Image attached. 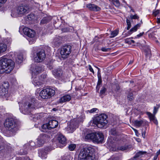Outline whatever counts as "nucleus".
<instances>
[{
  "label": "nucleus",
  "mask_w": 160,
  "mask_h": 160,
  "mask_svg": "<svg viewBox=\"0 0 160 160\" xmlns=\"http://www.w3.org/2000/svg\"><path fill=\"white\" fill-rule=\"evenodd\" d=\"M94 149L91 146H87L81 149L78 160H95L93 153Z\"/></svg>",
  "instance_id": "nucleus-1"
},
{
  "label": "nucleus",
  "mask_w": 160,
  "mask_h": 160,
  "mask_svg": "<svg viewBox=\"0 0 160 160\" xmlns=\"http://www.w3.org/2000/svg\"><path fill=\"white\" fill-rule=\"evenodd\" d=\"M14 66V62L10 59L3 58L0 60V73H9Z\"/></svg>",
  "instance_id": "nucleus-2"
},
{
  "label": "nucleus",
  "mask_w": 160,
  "mask_h": 160,
  "mask_svg": "<svg viewBox=\"0 0 160 160\" xmlns=\"http://www.w3.org/2000/svg\"><path fill=\"white\" fill-rule=\"evenodd\" d=\"M31 10V8L29 5L27 4H21L15 8L11 14L13 17L17 16L22 17L28 13Z\"/></svg>",
  "instance_id": "nucleus-3"
},
{
  "label": "nucleus",
  "mask_w": 160,
  "mask_h": 160,
  "mask_svg": "<svg viewBox=\"0 0 160 160\" xmlns=\"http://www.w3.org/2000/svg\"><path fill=\"white\" fill-rule=\"evenodd\" d=\"M19 105L21 112L25 114L30 113L35 109L36 108L35 103L31 101H28L23 103H20Z\"/></svg>",
  "instance_id": "nucleus-4"
},
{
  "label": "nucleus",
  "mask_w": 160,
  "mask_h": 160,
  "mask_svg": "<svg viewBox=\"0 0 160 160\" xmlns=\"http://www.w3.org/2000/svg\"><path fill=\"white\" fill-rule=\"evenodd\" d=\"M4 127L10 132L14 133L18 130L16 120L13 118H6L4 122Z\"/></svg>",
  "instance_id": "nucleus-5"
},
{
  "label": "nucleus",
  "mask_w": 160,
  "mask_h": 160,
  "mask_svg": "<svg viewBox=\"0 0 160 160\" xmlns=\"http://www.w3.org/2000/svg\"><path fill=\"white\" fill-rule=\"evenodd\" d=\"M108 116L106 114L102 113L94 119L93 122L99 128H102L108 122L107 119Z\"/></svg>",
  "instance_id": "nucleus-6"
},
{
  "label": "nucleus",
  "mask_w": 160,
  "mask_h": 160,
  "mask_svg": "<svg viewBox=\"0 0 160 160\" xmlns=\"http://www.w3.org/2000/svg\"><path fill=\"white\" fill-rule=\"evenodd\" d=\"M55 93V91L54 90L47 88L42 90L40 92L39 95L42 98L47 99L53 96Z\"/></svg>",
  "instance_id": "nucleus-7"
},
{
  "label": "nucleus",
  "mask_w": 160,
  "mask_h": 160,
  "mask_svg": "<svg viewBox=\"0 0 160 160\" xmlns=\"http://www.w3.org/2000/svg\"><path fill=\"white\" fill-rule=\"evenodd\" d=\"M71 52V46L66 45L62 47L60 51V54L62 58L64 59L68 58Z\"/></svg>",
  "instance_id": "nucleus-8"
},
{
  "label": "nucleus",
  "mask_w": 160,
  "mask_h": 160,
  "mask_svg": "<svg viewBox=\"0 0 160 160\" xmlns=\"http://www.w3.org/2000/svg\"><path fill=\"white\" fill-rule=\"evenodd\" d=\"M46 54L44 51L41 50L38 51L34 56L35 61L37 62H42L45 58Z\"/></svg>",
  "instance_id": "nucleus-9"
},
{
  "label": "nucleus",
  "mask_w": 160,
  "mask_h": 160,
  "mask_svg": "<svg viewBox=\"0 0 160 160\" xmlns=\"http://www.w3.org/2000/svg\"><path fill=\"white\" fill-rule=\"evenodd\" d=\"M9 87V83L8 82H3L0 87V96H4L8 92V88Z\"/></svg>",
  "instance_id": "nucleus-10"
},
{
  "label": "nucleus",
  "mask_w": 160,
  "mask_h": 160,
  "mask_svg": "<svg viewBox=\"0 0 160 160\" xmlns=\"http://www.w3.org/2000/svg\"><path fill=\"white\" fill-rule=\"evenodd\" d=\"M48 138L47 135L45 134L40 135L37 139V143L38 146L40 147L44 144L47 140Z\"/></svg>",
  "instance_id": "nucleus-11"
},
{
  "label": "nucleus",
  "mask_w": 160,
  "mask_h": 160,
  "mask_svg": "<svg viewBox=\"0 0 160 160\" xmlns=\"http://www.w3.org/2000/svg\"><path fill=\"white\" fill-rule=\"evenodd\" d=\"M94 135L93 142L97 143L102 142L104 139L102 133L101 132H95Z\"/></svg>",
  "instance_id": "nucleus-12"
},
{
  "label": "nucleus",
  "mask_w": 160,
  "mask_h": 160,
  "mask_svg": "<svg viewBox=\"0 0 160 160\" xmlns=\"http://www.w3.org/2000/svg\"><path fill=\"white\" fill-rule=\"evenodd\" d=\"M23 32L25 35L30 38H34L35 33L33 30L25 27L23 29Z\"/></svg>",
  "instance_id": "nucleus-13"
},
{
  "label": "nucleus",
  "mask_w": 160,
  "mask_h": 160,
  "mask_svg": "<svg viewBox=\"0 0 160 160\" xmlns=\"http://www.w3.org/2000/svg\"><path fill=\"white\" fill-rule=\"evenodd\" d=\"M43 81L42 76H41L40 77L37 76L34 78L32 82L35 86L39 87L43 84Z\"/></svg>",
  "instance_id": "nucleus-14"
},
{
  "label": "nucleus",
  "mask_w": 160,
  "mask_h": 160,
  "mask_svg": "<svg viewBox=\"0 0 160 160\" xmlns=\"http://www.w3.org/2000/svg\"><path fill=\"white\" fill-rule=\"evenodd\" d=\"M86 7L90 11L97 12L101 10V8L96 5L93 4L89 3L86 5Z\"/></svg>",
  "instance_id": "nucleus-15"
},
{
  "label": "nucleus",
  "mask_w": 160,
  "mask_h": 160,
  "mask_svg": "<svg viewBox=\"0 0 160 160\" xmlns=\"http://www.w3.org/2000/svg\"><path fill=\"white\" fill-rule=\"evenodd\" d=\"M52 72L53 75L57 78L61 77L62 75V71L59 68L54 69L52 71Z\"/></svg>",
  "instance_id": "nucleus-16"
},
{
  "label": "nucleus",
  "mask_w": 160,
  "mask_h": 160,
  "mask_svg": "<svg viewBox=\"0 0 160 160\" xmlns=\"http://www.w3.org/2000/svg\"><path fill=\"white\" fill-rule=\"evenodd\" d=\"M32 68V67L30 69L32 71V72L35 74L41 72L44 70L43 67L39 66H35L33 69Z\"/></svg>",
  "instance_id": "nucleus-17"
},
{
  "label": "nucleus",
  "mask_w": 160,
  "mask_h": 160,
  "mask_svg": "<svg viewBox=\"0 0 160 160\" xmlns=\"http://www.w3.org/2000/svg\"><path fill=\"white\" fill-rule=\"evenodd\" d=\"M71 99V96L69 94H66L61 97L59 99V101L60 103H63L69 101Z\"/></svg>",
  "instance_id": "nucleus-18"
},
{
  "label": "nucleus",
  "mask_w": 160,
  "mask_h": 160,
  "mask_svg": "<svg viewBox=\"0 0 160 160\" xmlns=\"http://www.w3.org/2000/svg\"><path fill=\"white\" fill-rule=\"evenodd\" d=\"M146 113L149 118L150 120L152 121L156 125H158V122L155 117V115L152 114L149 112H147Z\"/></svg>",
  "instance_id": "nucleus-19"
},
{
  "label": "nucleus",
  "mask_w": 160,
  "mask_h": 160,
  "mask_svg": "<svg viewBox=\"0 0 160 160\" xmlns=\"http://www.w3.org/2000/svg\"><path fill=\"white\" fill-rule=\"evenodd\" d=\"M58 140L59 143L62 145L60 146L61 147L65 145L66 140L65 137L62 134H59L58 137Z\"/></svg>",
  "instance_id": "nucleus-20"
},
{
  "label": "nucleus",
  "mask_w": 160,
  "mask_h": 160,
  "mask_svg": "<svg viewBox=\"0 0 160 160\" xmlns=\"http://www.w3.org/2000/svg\"><path fill=\"white\" fill-rule=\"evenodd\" d=\"M38 156L42 159L46 158L47 157V150L45 149H40L38 151Z\"/></svg>",
  "instance_id": "nucleus-21"
},
{
  "label": "nucleus",
  "mask_w": 160,
  "mask_h": 160,
  "mask_svg": "<svg viewBox=\"0 0 160 160\" xmlns=\"http://www.w3.org/2000/svg\"><path fill=\"white\" fill-rule=\"evenodd\" d=\"M49 125V128L50 129L54 128L57 127L58 122L56 120H51L48 123Z\"/></svg>",
  "instance_id": "nucleus-22"
},
{
  "label": "nucleus",
  "mask_w": 160,
  "mask_h": 160,
  "mask_svg": "<svg viewBox=\"0 0 160 160\" xmlns=\"http://www.w3.org/2000/svg\"><path fill=\"white\" fill-rule=\"evenodd\" d=\"M78 127V125H73V122H70L69 125L68 126L67 130L69 132H72L73 131Z\"/></svg>",
  "instance_id": "nucleus-23"
},
{
  "label": "nucleus",
  "mask_w": 160,
  "mask_h": 160,
  "mask_svg": "<svg viewBox=\"0 0 160 160\" xmlns=\"http://www.w3.org/2000/svg\"><path fill=\"white\" fill-rule=\"evenodd\" d=\"M141 25L140 24H138L135 25L133 28H132L130 31L128 32L127 36L130 35L132 32L136 31L138 28H139Z\"/></svg>",
  "instance_id": "nucleus-24"
},
{
  "label": "nucleus",
  "mask_w": 160,
  "mask_h": 160,
  "mask_svg": "<svg viewBox=\"0 0 160 160\" xmlns=\"http://www.w3.org/2000/svg\"><path fill=\"white\" fill-rule=\"evenodd\" d=\"M146 153V152L139 151L137 152L135 155L133 157L132 159H136L137 158L142 157L143 155Z\"/></svg>",
  "instance_id": "nucleus-25"
},
{
  "label": "nucleus",
  "mask_w": 160,
  "mask_h": 160,
  "mask_svg": "<svg viewBox=\"0 0 160 160\" xmlns=\"http://www.w3.org/2000/svg\"><path fill=\"white\" fill-rule=\"evenodd\" d=\"M31 117L32 118L33 120L34 121H36L37 120L41 119L42 118V115L38 113L32 115Z\"/></svg>",
  "instance_id": "nucleus-26"
},
{
  "label": "nucleus",
  "mask_w": 160,
  "mask_h": 160,
  "mask_svg": "<svg viewBox=\"0 0 160 160\" xmlns=\"http://www.w3.org/2000/svg\"><path fill=\"white\" fill-rule=\"evenodd\" d=\"M49 129H50L49 128V125L48 123L43 124L42 126L41 130L42 132H47Z\"/></svg>",
  "instance_id": "nucleus-27"
},
{
  "label": "nucleus",
  "mask_w": 160,
  "mask_h": 160,
  "mask_svg": "<svg viewBox=\"0 0 160 160\" xmlns=\"http://www.w3.org/2000/svg\"><path fill=\"white\" fill-rule=\"evenodd\" d=\"M7 46L3 43H0V54L4 52L7 50Z\"/></svg>",
  "instance_id": "nucleus-28"
},
{
  "label": "nucleus",
  "mask_w": 160,
  "mask_h": 160,
  "mask_svg": "<svg viewBox=\"0 0 160 160\" xmlns=\"http://www.w3.org/2000/svg\"><path fill=\"white\" fill-rule=\"evenodd\" d=\"M51 20V18L50 17H44L41 20L40 24H43L49 22Z\"/></svg>",
  "instance_id": "nucleus-29"
},
{
  "label": "nucleus",
  "mask_w": 160,
  "mask_h": 160,
  "mask_svg": "<svg viewBox=\"0 0 160 160\" xmlns=\"http://www.w3.org/2000/svg\"><path fill=\"white\" fill-rule=\"evenodd\" d=\"M94 133H92L87 134L85 137V139L92 140L93 142L94 136H95Z\"/></svg>",
  "instance_id": "nucleus-30"
},
{
  "label": "nucleus",
  "mask_w": 160,
  "mask_h": 160,
  "mask_svg": "<svg viewBox=\"0 0 160 160\" xmlns=\"http://www.w3.org/2000/svg\"><path fill=\"white\" fill-rule=\"evenodd\" d=\"M27 146L28 147V148H30V149H34L35 148V143L32 141H30L27 145Z\"/></svg>",
  "instance_id": "nucleus-31"
},
{
  "label": "nucleus",
  "mask_w": 160,
  "mask_h": 160,
  "mask_svg": "<svg viewBox=\"0 0 160 160\" xmlns=\"http://www.w3.org/2000/svg\"><path fill=\"white\" fill-rule=\"evenodd\" d=\"M5 144L3 142L2 139L0 138V153L4 149Z\"/></svg>",
  "instance_id": "nucleus-32"
},
{
  "label": "nucleus",
  "mask_w": 160,
  "mask_h": 160,
  "mask_svg": "<svg viewBox=\"0 0 160 160\" xmlns=\"http://www.w3.org/2000/svg\"><path fill=\"white\" fill-rule=\"evenodd\" d=\"M60 39L56 37L53 41V43L55 46H58L59 45V43L60 42Z\"/></svg>",
  "instance_id": "nucleus-33"
},
{
  "label": "nucleus",
  "mask_w": 160,
  "mask_h": 160,
  "mask_svg": "<svg viewBox=\"0 0 160 160\" xmlns=\"http://www.w3.org/2000/svg\"><path fill=\"white\" fill-rule=\"evenodd\" d=\"M23 59L22 56V55H18L17 58L16 59V62L18 63H21Z\"/></svg>",
  "instance_id": "nucleus-34"
},
{
  "label": "nucleus",
  "mask_w": 160,
  "mask_h": 160,
  "mask_svg": "<svg viewBox=\"0 0 160 160\" xmlns=\"http://www.w3.org/2000/svg\"><path fill=\"white\" fill-rule=\"evenodd\" d=\"M143 122L142 120H141L140 121L136 120L134 121V124L135 126H137L140 127L142 125Z\"/></svg>",
  "instance_id": "nucleus-35"
},
{
  "label": "nucleus",
  "mask_w": 160,
  "mask_h": 160,
  "mask_svg": "<svg viewBox=\"0 0 160 160\" xmlns=\"http://www.w3.org/2000/svg\"><path fill=\"white\" fill-rule=\"evenodd\" d=\"M111 1L115 7H119L120 6V3L118 0H109Z\"/></svg>",
  "instance_id": "nucleus-36"
},
{
  "label": "nucleus",
  "mask_w": 160,
  "mask_h": 160,
  "mask_svg": "<svg viewBox=\"0 0 160 160\" xmlns=\"http://www.w3.org/2000/svg\"><path fill=\"white\" fill-rule=\"evenodd\" d=\"M118 30H116L111 32V36L110 37L111 38H113L116 36L118 33Z\"/></svg>",
  "instance_id": "nucleus-37"
},
{
  "label": "nucleus",
  "mask_w": 160,
  "mask_h": 160,
  "mask_svg": "<svg viewBox=\"0 0 160 160\" xmlns=\"http://www.w3.org/2000/svg\"><path fill=\"white\" fill-rule=\"evenodd\" d=\"M127 98L129 101H132L134 98L133 94L132 92L129 93L127 96Z\"/></svg>",
  "instance_id": "nucleus-38"
},
{
  "label": "nucleus",
  "mask_w": 160,
  "mask_h": 160,
  "mask_svg": "<svg viewBox=\"0 0 160 160\" xmlns=\"http://www.w3.org/2000/svg\"><path fill=\"white\" fill-rule=\"evenodd\" d=\"M129 146H128V145H125L123 146H120L118 147V149L119 150L122 151H124L128 149V147Z\"/></svg>",
  "instance_id": "nucleus-39"
},
{
  "label": "nucleus",
  "mask_w": 160,
  "mask_h": 160,
  "mask_svg": "<svg viewBox=\"0 0 160 160\" xmlns=\"http://www.w3.org/2000/svg\"><path fill=\"white\" fill-rule=\"evenodd\" d=\"M17 160H31L27 157H19L17 158Z\"/></svg>",
  "instance_id": "nucleus-40"
},
{
  "label": "nucleus",
  "mask_w": 160,
  "mask_h": 160,
  "mask_svg": "<svg viewBox=\"0 0 160 160\" xmlns=\"http://www.w3.org/2000/svg\"><path fill=\"white\" fill-rule=\"evenodd\" d=\"M110 133V134L112 135H117V132L116 129L114 128L111 129Z\"/></svg>",
  "instance_id": "nucleus-41"
},
{
  "label": "nucleus",
  "mask_w": 160,
  "mask_h": 160,
  "mask_svg": "<svg viewBox=\"0 0 160 160\" xmlns=\"http://www.w3.org/2000/svg\"><path fill=\"white\" fill-rule=\"evenodd\" d=\"M76 147L75 144H71L68 146V148L70 151H72L74 150Z\"/></svg>",
  "instance_id": "nucleus-42"
},
{
  "label": "nucleus",
  "mask_w": 160,
  "mask_h": 160,
  "mask_svg": "<svg viewBox=\"0 0 160 160\" xmlns=\"http://www.w3.org/2000/svg\"><path fill=\"white\" fill-rule=\"evenodd\" d=\"M102 82V79L100 78V77L99 78V79H98V82L97 84V86L96 87V88L98 90H99L100 87L99 86L101 84Z\"/></svg>",
  "instance_id": "nucleus-43"
},
{
  "label": "nucleus",
  "mask_w": 160,
  "mask_h": 160,
  "mask_svg": "<svg viewBox=\"0 0 160 160\" xmlns=\"http://www.w3.org/2000/svg\"><path fill=\"white\" fill-rule=\"evenodd\" d=\"M126 22L127 24V25L128 26L127 27V30H129L130 28H131V24L130 22V20H129L128 19H126Z\"/></svg>",
  "instance_id": "nucleus-44"
},
{
  "label": "nucleus",
  "mask_w": 160,
  "mask_h": 160,
  "mask_svg": "<svg viewBox=\"0 0 160 160\" xmlns=\"http://www.w3.org/2000/svg\"><path fill=\"white\" fill-rule=\"evenodd\" d=\"M28 40L30 44H31L34 43L35 42V39L34 38H30L28 39Z\"/></svg>",
  "instance_id": "nucleus-45"
},
{
  "label": "nucleus",
  "mask_w": 160,
  "mask_h": 160,
  "mask_svg": "<svg viewBox=\"0 0 160 160\" xmlns=\"http://www.w3.org/2000/svg\"><path fill=\"white\" fill-rule=\"evenodd\" d=\"M106 89L104 87H103L102 89L100 90V95L104 94L106 91Z\"/></svg>",
  "instance_id": "nucleus-46"
},
{
  "label": "nucleus",
  "mask_w": 160,
  "mask_h": 160,
  "mask_svg": "<svg viewBox=\"0 0 160 160\" xmlns=\"http://www.w3.org/2000/svg\"><path fill=\"white\" fill-rule=\"evenodd\" d=\"M34 18V15L32 14H31L28 16V18L30 20H32Z\"/></svg>",
  "instance_id": "nucleus-47"
},
{
  "label": "nucleus",
  "mask_w": 160,
  "mask_h": 160,
  "mask_svg": "<svg viewBox=\"0 0 160 160\" xmlns=\"http://www.w3.org/2000/svg\"><path fill=\"white\" fill-rule=\"evenodd\" d=\"M111 49L110 48H106L104 47H103L101 49V50L103 52H108Z\"/></svg>",
  "instance_id": "nucleus-48"
},
{
  "label": "nucleus",
  "mask_w": 160,
  "mask_h": 160,
  "mask_svg": "<svg viewBox=\"0 0 160 160\" xmlns=\"http://www.w3.org/2000/svg\"><path fill=\"white\" fill-rule=\"evenodd\" d=\"M130 17L132 19H138L139 18V17L137 16L136 14L134 15H131L130 16Z\"/></svg>",
  "instance_id": "nucleus-49"
},
{
  "label": "nucleus",
  "mask_w": 160,
  "mask_h": 160,
  "mask_svg": "<svg viewBox=\"0 0 160 160\" xmlns=\"http://www.w3.org/2000/svg\"><path fill=\"white\" fill-rule=\"evenodd\" d=\"M158 108H156L155 107H154V109L153 111V113L154 115H155L156 113H157L158 110Z\"/></svg>",
  "instance_id": "nucleus-50"
},
{
  "label": "nucleus",
  "mask_w": 160,
  "mask_h": 160,
  "mask_svg": "<svg viewBox=\"0 0 160 160\" xmlns=\"http://www.w3.org/2000/svg\"><path fill=\"white\" fill-rule=\"evenodd\" d=\"M97 110H98V109L97 108H93L92 109H91L90 110H88V111L90 113H93V112H96Z\"/></svg>",
  "instance_id": "nucleus-51"
},
{
  "label": "nucleus",
  "mask_w": 160,
  "mask_h": 160,
  "mask_svg": "<svg viewBox=\"0 0 160 160\" xmlns=\"http://www.w3.org/2000/svg\"><path fill=\"white\" fill-rule=\"evenodd\" d=\"M88 69L90 72H92L93 74L94 73V71L93 69L90 65H88Z\"/></svg>",
  "instance_id": "nucleus-52"
},
{
  "label": "nucleus",
  "mask_w": 160,
  "mask_h": 160,
  "mask_svg": "<svg viewBox=\"0 0 160 160\" xmlns=\"http://www.w3.org/2000/svg\"><path fill=\"white\" fill-rule=\"evenodd\" d=\"M32 5L33 6L36 7H37V8H38V7L39 6V4L37 2H34L33 4Z\"/></svg>",
  "instance_id": "nucleus-53"
},
{
  "label": "nucleus",
  "mask_w": 160,
  "mask_h": 160,
  "mask_svg": "<svg viewBox=\"0 0 160 160\" xmlns=\"http://www.w3.org/2000/svg\"><path fill=\"white\" fill-rule=\"evenodd\" d=\"M159 12V10H157L155 12H153V14L154 15L156 16L157 15Z\"/></svg>",
  "instance_id": "nucleus-54"
},
{
  "label": "nucleus",
  "mask_w": 160,
  "mask_h": 160,
  "mask_svg": "<svg viewBox=\"0 0 160 160\" xmlns=\"http://www.w3.org/2000/svg\"><path fill=\"white\" fill-rule=\"evenodd\" d=\"M144 32H143L140 33L139 34L137 35V37L138 38L142 36L143 35V34H144Z\"/></svg>",
  "instance_id": "nucleus-55"
},
{
  "label": "nucleus",
  "mask_w": 160,
  "mask_h": 160,
  "mask_svg": "<svg viewBox=\"0 0 160 160\" xmlns=\"http://www.w3.org/2000/svg\"><path fill=\"white\" fill-rule=\"evenodd\" d=\"M116 87L115 90L116 91H118L120 89V87L118 85H117Z\"/></svg>",
  "instance_id": "nucleus-56"
},
{
  "label": "nucleus",
  "mask_w": 160,
  "mask_h": 160,
  "mask_svg": "<svg viewBox=\"0 0 160 160\" xmlns=\"http://www.w3.org/2000/svg\"><path fill=\"white\" fill-rule=\"evenodd\" d=\"M150 53H151V52H150L149 49H148V53H146V56H150Z\"/></svg>",
  "instance_id": "nucleus-57"
},
{
  "label": "nucleus",
  "mask_w": 160,
  "mask_h": 160,
  "mask_svg": "<svg viewBox=\"0 0 160 160\" xmlns=\"http://www.w3.org/2000/svg\"><path fill=\"white\" fill-rule=\"evenodd\" d=\"M142 136L143 138H145V131H142Z\"/></svg>",
  "instance_id": "nucleus-58"
},
{
  "label": "nucleus",
  "mask_w": 160,
  "mask_h": 160,
  "mask_svg": "<svg viewBox=\"0 0 160 160\" xmlns=\"http://www.w3.org/2000/svg\"><path fill=\"white\" fill-rule=\"evenodd\" d=\"M7 0H0V2L1 3L4 4L6 2Z\"/></svg>",
  "instance_id": "nucleus-59"
},
{
  "label": "nucleus",
  "mask_w": 160,
  "mask_h": 160,
  "mask_svg": "<svg viewBox=\"0 0 160 160\" xmlns=\"http://www.w3.org/2000/svg\"><path fill=\"white\" fill-rule=\"evenodd\" d=\"M48 68L50 69H52L53 68V67L51 65H48Z\"/></svg>",
  "instance_id": "nucleus-60"
},
{
  "label": "nucleus",
  "mask_w": 160,
  "mask_h": 160,
  "mask_svg": "<svg viewBox=\"0 0 160 160\" xmlns=\"http://www.w3.org/2000/svg\"><path fill=\"white\" fill-rule=\"evenodd\" d=\"M98 79H99V78H100V77L101 79H102L100 75V72H98Z\"/></svg>",
  "instance_id": "nucleus-61"
},
{
  "label": "nucleus",
  "mask_w": 160,
  "mask_h": 160,
  "mask_svg": "<svg viewBox=\"0 0 160 160\" xmlns=\"http://www.w3.org/2000/svg\"><path fill=\"white\" fill-rule=\"evenodd\" d=\"M158 156V155H157V154H156V155L154 157L153 160H156Z\"/></svg>",
  "instance_id": "nucleus-62"
},
{
  "label": "nucleus",
  "mask_w": 160,
  "mask_h": 160,
  "mask_svg": "<svg viewBox=\"0 0 160 160\" xmlns=\"http://www.w3.org/2000/svg\"><path fill=\"white\" fill-rule=\"evenodd\" d=\"M113 160H119V158L118 157L114 158Z\"/></svg>",
  "instance_id": "nucleus-63"
},
{
  "label": "nucleus",
  "mask_w": 160,
  "mask_h": 160,
  "mask_svg": "<svg viewBox=\"0 0 160 160\" xmlns=\"http://www.w3.org/2000/svg\"><path fill=\"white\" fill-rule=\"evenodd\" d=\"M156 154H157V155L160 154V149L157 152Z\"/></svg>",
  "instance_id": "nucleus-64"
}]
</instances>
